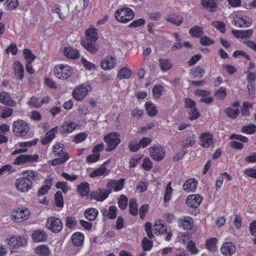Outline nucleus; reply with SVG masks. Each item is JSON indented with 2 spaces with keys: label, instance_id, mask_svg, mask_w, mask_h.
<instances>
[{
  "label": "nucleus",
  "instance_id": "obj_12",
  "mask_svg": "<svg viewBox=\"0 0 256 256\" xmlns=\"http://www.w3.org/2000/svg\"><path fill=\"white\" fill-rule=\"evenodd\" d=\"M124 182V178H120L118 180H111L108 182L106 188L110 194L112 190L117 192L122 189Z\"/></svg>",
  "mask_w": 256,
  "mask_h": 256
},
{
  "label": "nucleus",
  "instance_id": "obj_20",
  "mask_svg": "<svg viewBox=\"0 0 256 256\" xmlns=\"http://www.w3.org/2000/svg\"><path fill=\"white\" fill-rule=\"evenodd\" d=\"M118 208L114 206H112L108 208L107 206L103 207L101 210L104 216L110 220H114L116 218Z\"/></svg>",
  "mask_w": 256,
  "mask_h": 256
},
{
  "label": "nucleus",
  "instance_id": "obj_9",
  "mask_svg": "<svg viewBox=\"0 0 256 256\" xmlns=\"http://www.w3.org/2000/svg\"><path fill=\"white\" fill-rule=\"evenodd\" d=\"M30 214L29 209L26 208H19L12 212V217L16 222H22L26 220Z\"/></svg>",
  "mask_w": 256,
  "mask_h": 256
},
{
  "label": "nucleus",
  "instance_id": "obj_6",
  "mask_svg": "<svg viewBox=\"0 0 256 256\" xmlns=\"http://www.w3.org/2000/svg\"><path fill=\"white\" fill-rule=\"evenodd\" d=\"M92 90L89 84H84L77 86L72 92V96L77 100H81L85 98Z\"/></svg>",
  "mask_w": 256,
  "mask_h": 256
},
{
  "label": "nucleus",
  "instance_id": "obj_38",
  "mask_svg": "<svg viewBox=\"0 0 256 256\" xmlns=\"http://www.w3.org/2000/svg\"><path fill=\"white\" fill-rule=\"evenodd\" d=\"M166 20L168 22L178 26L182 24L183 18L176 14H172L167 16Z\"/></svg>",
  "mask_w": 256,
  "mask_h": 256
},
{
  "label": "nucleus",
  "instance_id": "obj_55",
  "mask_svg": "<svg viewBox=\"0 0 256 256\" xmlns=\"http://www.w3.org/2000/svg\"><path fill=\"white\" fill-rule=\"evenodd\" d=\"M56 186L57 188L62 190L64 194L67 193L70 189V186L65 182H58L56 184Z\"/></svg>",
  "mask_w": 256,
  "mask_h": 256
},
{
  "label": "nucleus",
  "instance_id": "obj_53",
  "mask_svg": "<svg viewBox=\"0 0 256 256\" xmlns=\"http://www.w3.org/2000/svg\"><path fill=\"white\" fill-rule=\"evenodd\" d=\"M28 104L36 108H38L40 107L42 105L41 99L36 96H32L29 100Z\"/></svg>",
  "mask_w": 256,
  "mask_h": 256
},
{
  "label": "nucleus",
  "instance_id": "obj_29",
  "mask_svg": "<svg viewBox=\"0 0 256 256\" xmlns=\"http://www.w3.org/2000/svg\"><path fill=\"white\" fill-rule=\"evenodd\" d=\"M167 230V226L164 222L160 221L156 222L154 225L152 231L156 235L164 233Z\"/></svg>",
  "mask_w": 256,
  "mask_h": 256
},
{
  "label": "nucleus",
  "instance_id": "obj_64",
  "mask_svg": "<svg viewBox=\"0 0 256 256\" xmlns=\"http://www.w3.org/2000/svg\"><path fill=\"white\" fill-rule=\"evenodd\" d=\"M18 4V0H7L6 8L8 10H12L16 8Z\"/></svg>",
  "mask_w": 256,
  "mask_h": 256
},
{
  "label": "nucleus",
  "instance_id": "obj_43",
  "mask_svg": "<svg viewBox=\"0 0 256 256\" xmlns=\"http://www.w3.org/2000/svg\"><path fill=\"white\" fill-rule=\"evenodd\" d=\"M189 33L192 36L199 38L203 34V28L199 26H194L189 30Z\"/></svg>",
  "mask_w": 256,
  "mask_h": 256
},
{
  "label": "nucleus",
  "instance_id": "obj_21",
  "mask_svg": "<svg viewBox=\"0 0 256 256\" xmlns=\"http://www.w3.org/2000/svg\"><path fill=\"white\" fill-rule=\"evenodd\" d=\"M178 224L180 228L184 230H190L194 226V220L190 216H184L179 218Z\"/></svg>",
  "mask_w": 256,
  "mask_h": 256
},
{
  "label": "nucleus",
  "instance_id": "obj_18",
  "mask_svg": "<svg viewBox=\"0 0 256 256\" xmlns=\"http://www.w3.org/2000/svg\"><path fill=\"white\" fill-rule=\"evenodd\" d=\"M201 146L204 148L213 147L214 145L213 136L209 132H204L200 136Z\"/></svg>",
  "mask_w": 256,
  "mask_h": 256
},
{
  "label": "nucleus",
  "instance_id": "obj_61",
  "mask_svg": "<svg viewBox=\"0 0 256 256\" xmlns=\"http://www.w3.org/2000/svg\"><path fill=\"white\" fill-rule=\"evenodd\" d=\"M252 24V19L246 16H241V28L248 27Z\"/></svg>",
  "mask_w": 256,
  "mask_h": 256
},
{
  "label": "nucleus",
  "instance_id": "obj_44",
  "mask_svg": "<svg viewBox=\"0 0 256 256\" xmlns=\"http://www.w3.org/2000/svg\"><path fill=\"white\" fill-rule=\"evenodd\" d=\"M172 193V182H170L166 186L164 196V200L166 203L168 202L171 200Z\"/></svg>",
  "mask_w": 256,
  "mask_h": 256
},
{
  "label": "nucleus",
  "instance_id": "obj_51",
  "mask_svg": "<svg viewBox=\"0 0 256 256\" xmlns=\"http://www.w3.org/2000/svg\"><path fill=\"white\" fill-rule=\"evenodd\" d=\"M196 142L195 136L194 134L190 136L185 140V142L182 145L183 149H186L187 148L193 146Z\"/></svg>",
  "mask_w": 256,
  "mask_h": 256
},
{
  "label": "nucleus",
  "instance_id": "obj_24",
  "mask_svg": "<svg viewBox=\"0 0 256 256\" xmlns=\"http://www.w3.org/2000/svg\"><path fill=\"white\" fill-rule=\"evenodd\" d=\"M62 52L68 58L76 59L80 56L79 52L76 49L70 46L64 47Z\"/></svg>",
  "mask_w": 256,
  "mask_h": 256
},
{
  "label": "nucleus",
  "instance_id": "obj_37",
  "mask_svg": "<svg viewBox=\"0 0 256 256\" xmlns=\"http://www.w3.org/2000/svg\"><path fill=\"white\" fill-rule=\"evenodd\" d=\"M61 154H58V158H54L52 161L53 166H56L65 162L69 159V156L67 152H61Z\"/></svg>",
  "mask_w": 256,
  "mask_h": 256
},
{
  "label": "nucleus",
  "instance_id": "obj_48",
  "mask_svg": "<svg viewBox=\"0 0 256 256\" xmlns=\"http://www.w3.org/2000/svg\"><path fill=\"white\" fill-rule=\"evenodd\" d=\"M54 200L56 204L58 207L64 206V199L62 192L60 190L58 191L54 194Z\"/></svg>",
  "mask_w": 256,
  "mask_h": 256
},
{
  "label": "nucleus",
  "instance_id": "obj_11",
  "mask_svg": "<svg viewBox=\"0 0 256 256\" xmlns=\"http://www.w3.org/2000/svg\"><path fill=\"white\" fill-rule=\"evenodd\" d=\"M185 107L190 109V120H194L200 116V112L196 107L195 102L190 98H186L184 101Z\"/></svg>",
  "mask_w": 256,
  "mask_h": 256
},
{
  "label": "nucleus",
  "instance_id": "obj_1",
  "mask_svg": "<svg viewBox=\"0 0 256 256\" xmlns=\"http://www.w3.org/2000/svg\"><path fill=\"white\" fill-rule=\"evenodd\" d=\"M86 38L82 40V45L90 52L95 54L98 49L95 43L98 38L97 29L90 28L86 31Z\"/></svg>",
  "mask_w": 256,
  "mask_h": 256
},
{
  "label": "nucleus",
  "instance_id": "obj_41",
  "mask_svg": "<svg viewBox=\"0 0 256 256\" xmlns=\"http://www.w3.org/2000/svg\"><path fill=\"white\" fill-rule=\"evenodd\" d=\"M132 74L131 70L126 67L122 68L118 73V78L120 79L128 78Z\"/></svg>",
  "mask_w": 256,
  "mask_h": 256
},
{
  "label": "nucleus",
  "instance_id": "obj_7",
  "mask_svg": "<svg viewBox=\"0 0 256 256\" xmlns=\"http://www.w3.org/2000/svg\"><path fill=\"white\" fill-rule=\"evenodd\" d=\"M150 156L156 161H160L165 156L166 150L162 146L158 144L149 148Z\"/></svg>",
  "mask_w": 256,
  "mask_h": 256
},
{
  "label": "nucleus",
  "instance_id": "obj_4",
  "mask_svg": "<svg viewBox=\"0 0 256 256\" xmlns=\"http://www.w3.org/2000/svg\"><path fill=\"white\" fill-rule=\"evenodd\" d=\"M54 72L55 76L59 79L66 80L72 74V68L68 64H60L56 66Z\"/></svg>",
  "mask_w": 256,
  "mask_h": 256
},
{
  "label": "nucleus",
  "instance_id": "obj_5",
  "mask_svg": "<svg viewBox=\"0 0 256 256\" xmlns=\"http://www.w3.org/2000/svg\"><path fill=\"white\" fill-rule=\"evenodd\" d=\"M12 130L16 136L25 137L28 132L29 126L25 121L19 120L14 122Z\"/></svg>",
  "mask_w": 256,
  "mask_h": 256
},
{
  "label": "nucleus",
  "instance_id": "obj_3",
  "mask_svg": "<svg viewBox=\"0 0 256 256\" xmlns=\"http://www.w3.org/2000/svg\"><path fill=\"white\" fill-rule=\"evenodd\" d=\"M120 135L118 133L113 132L106 135L104 138V142L107 144L106 152L114 150L120 142Z\"/></svg>",
  "mask_w": 256,
  "mask_h": 256
},
{
  "label": "nucleus",
  "instance_id": "obj_63",
  "mask_svg": "<svg viewBox=\"0 0 256 256\" xmlns=\"http://www.w3.org/2000/svg\"><path fill=\"white\" fill-rule=\"evenodd\" d=\"M100 154L93 153L86 157V160L89 163H94L98 162L100 158Z\"/></svg>",
  "mask_w": 256,
  "mask_h": 256
},
{
  "label": "nucleus",
  "instance_id": "obj_34",
  "mask_svg": "<svg viewBox=\"0 0 256 256\" xmlns=\"http://www.w3.org/2000/svg\"><path fill=\"white\" fill-rule=\"evenodd\" d=\"M145 108L148 114L150 116H154L158 113L156 106L151 102H147L145 103Z\"/></svg>",
  "mask_w": 256,
  "mask_h": 256
},
{
  "label": "nucleus",
  "instance_id": "obj_46",
  "mask_svg": "<svg viewBox=\"0 0 256 256\" xmlns=\"http://www.w3.org/2000/svg\"><path fill=\"white\" fill-rule=\"evenodd\" d=\"M178 239L180 242L184 244H188L191 241L188 232H180L178 236Z\"/></svg>",
  "mask_w": 256,
  "mask_h": 256
},
{
  "label": "nucleus",
  "instance_id": "obj_16",
  "mask_svg": "<svg viewBox=\"0 0 256 256\" xmlns=\"http://www.w3.org/2000/svg\"><path fill=\"white\" fill-rule=\"evenodd\" d=\"M26 243V240L21 236H13L6 240V244L12 248H16L24 246Z\"/></svg>",
  "mask_w": 256,
  "mask_h": 256
},
{
  "label": "nucleus",
  "instance_id": "obj_35",
  "mask_svg": "<svg viewBox=\"0 0 256 256\" xmlns=\"http://www.w3.org/2000/svg\"><path fill=\"white\" fill-rule=\"evenodd\" d=\"M159 62L160 70L163 72L168 71L172 67V63L171 61L168 59L160 58Z\"/></svg>",
  "mask_w": 256,
  "mask_h": 256
},
{
  "label": "nucleus",
  "instance_id": "obj_27",
  "mask_svg": "<svg viewBox=\"0 0 256 256\" xmlns=\"http://www.w3.org/2000/svg\"><path fill=\"white\" fill-rule=\"evenodd\" d=\"M198 180L195 178H190L183 184V189L187 192H194L196 189Z\"/></svg>",
  "mask_w": 256,
  "mask_h": 256
},
{
  "label": "nucleus",
  "instance_id": "obj_28",
  "mask_svg": "<svg viewBox=\"0 0 256 256\" xmlns=\"http://www.w3.org/2000/svg\"><path fill=\"white\" fill-rule=\"evenodd\" d=\"M0 102L10 106H14L16 105V102L11 98L8 93L5 92L0 93Z\"/></svg>",
  "mask_w": 256,
  "mask_h": 256
},
{
  "label": "nucleus",
  "instance_id": "obj_58",
  "mask_svg": "<svg viewBox=\"0 0 256 256\" xmlns=\"http://www.w3.org/2000/svg\"><path fill=\"white\" fill-rule=\"evenodd\" d=\"M163 87L160 85H156L152 88L154 96L156 98H158L162 94Z\"/></svg>",
  "mask_w": 256,
  "mask_h": 256
},
{
  "label": "nucleus",
  "instance_id": "obj_33",
  "mask_svg": "<svg viewBox=\"0 0 256 256\" xmlns=\"http://www.w3.org/2000/svg\"><path fill=\"white\" fill-rule=\"evenodd\" d=\"M14 69L16 78L20 80H22L24 76V69L22 65L19 62H15L14 64Z\"/></svg>",
  "mask_w": 256,
  "mask_h": 256
},
{
  "label": "nucleus",
  "instance_id": "obj_36",
  "mask_svg": "<svg viewBox=\"0 0 256 256\" xmlns=\"http://www.w3.org/2000/svg\"><path fill=\"white\" fill-rule=\"evenodd\" d=\"M77 190L82 196H87L90 191L88 183L87 182L80 183L77 186Z\"/></svg>",
  "mask_w": 256,
  "mask_h": 256
},
{
  "label": "nucleus",
  "instance_id": "obj_52",
  "mask_svg": "<svg viewBox=\"0 0 256 256\" xmlns=\"http://www.w3.org/2000/svg\"><path fill=\"white\" fill-rule=\"evenodd\" d=\"M212 26L222 33H224L226 32V24L222 21H214L212 22Z\"/></svg>",
  "mask_w": 256,
  "mask_h": 256
},
{
  "label": "nucleus",
  "instance_id": "obj_54",
  "mask_svg": "<svg viewBox=\"0 0 256 256\" xmlns=\"http://www.w3.org/2000/svg\"><path fill=\"white\" fill-rule=\"evenodd\" d=\"M253 104L248 102H244L242 106L243 108L241 109V114L244 116H250L249 109L252 107Z\"/></svg>",
  "mask_w": 256,
  "mask_h": 256
},
{
  "label": "nucleus",
  "instance_id": "obj_14",
  "mask_svg": "<svg viewBox=\"0 0 256 256\" xmlns=\"http://www.w3.org/2000/svg\"><path fill=\"white\" fill-rule=\"evenodd\" d=\"M110 193L106 188H98L90 194V197L97 201L102 202L108 198Z\"/></svg>",
  "mask_w": 256,
  "mask_h": 256
},
{
  "label": "nucleus",
  "instance_id": "obj_45",
  "mask_svg": "<svg viewBox=\"0 0 256 256\" xmlns=\"http://www.w3.org/2000/svg\"><path fill=\"white\" fill-rule=\"evenodd\" d=\"M241 132L248 134H254L256 132V125L254 124H250L243 126L241 128Z\"/></svg>",
  "mask_w": 256,
  "mask_h": 256
},
{
  "label": "nucleus",
  "instance_id": "obj_56",
  "mask_svg": "<svg viewBox=\"0 0 256 256\" xmlns=\"http://www.w3.org/2000/svg\"><path fill=\"white\" fill-rule=\"evenodd\" d=\"M226 114L227 116L231 118L234 119L238 115V110L233 109L231 108H227L225 110Z\"/></svg>",
  "mask_w": 256,
  "mask_h": 256
},
{
  "label": "nucleus",
  "instance_id": "obj_47",
  "mask_svg": "<svg viewBox=\"0 0 256 256\" xmlns=\"http://www.w3.org/2000/svg\"><path fill=\"white\" fill-rule=\"evenodd\" d=\"M24 55L26 61V63L32 62L36 58V56L32 54V52L27 48L24 50Z\"/></svg>",
  "mask_w": 256,
  "mask_h": 256
},
{
  "label": "nucleus",
  "instance_id": "obj_30",
  "mask_svg": "<svg viewBox=\"0 0 256 256\" xmlns=\"http://www.w3.org/2000/svg\"><path fill=\"white\" fill-rule=\"evenodd\" d=\"M51 250L48 246L40 245L34 248V252L40 256H50Z\"/></svg>",
  "mask_w": 256,
  "mask_h": 256
},
{
  "label": "nucleus",
  "instance_id": "obj_26",
  "mask_svg": "<svg viewBox=\"0 0 256 256\" xmlns=\"http://www.w3.org/2000/svg\"><path fill=\"white\" fill-rule=\"evenodd\" d=\"M110 173V170L106 168L105 163L100 167L95 169L90 174V178H95L100 176H107Z\"/></svg>",
  "mask_w": 256,
  "mask_h": 256
},
{
  "label": "nucleus",
  "instance_id": "obj_57",
  "mask_svg": "<svg viewBox=\"0 0 256 256\" xmlns=\"http://www.w3.org/2000/svg\"><path fill=\"white\" fill-rule=\"evenodd\" d=\"M232 23L237 27H240V12H234L231 15Z\"/></svg>",
  "mask_w": 256,
  "mask_h": 256
},
{
  "label": "nucleus",
  "instance_id": "obj_50",
  "mask_svg": "<svg viewBox=\"0 0 256 256\" xmlns=\"http://www.w3.org/2000/svg\"><path fill=\"white\" fill-rule=\"evenodd\" d=\"M217 239L212 238L208 239L206 242V247L210 251H214L216 249Z\"/></svg>",
  "mask_w": 256,
  "mask_h": 256
},
{
  "label": "nucleus",
  "instance_id": "obj_31",
  "mask_svg": "<svg viewBox=\"0 0 256 256\" xmlns=\"http://www.w3.org/2000/svg\"><path fill=\"white\" fill-rule=\"evenodd\" d=\"M84 236L83 234L80 232L74 233L72 236V244L76 246H80L84 243Z\"/></svg>",
  "mask_w": 256,
  "mask_h": 256
},
{
  "label": "nucleus",
  "instance_id": "obj_59",
  "mask_svg": "<svg viewBox=\"0 0 256 256\" xmlns=\"http://www.w3.org/2000/svg\"><path fill=\"white\" fill-rule=\"evenodd\" d=\"M214 41L207 36H202L200 38V44L204 46H209L213 44Z\"/></svg>",
  "mask_w": 256,
  "mask_h": 256
},
{
  "label": "nucleus",
  "instance_id": "obj_17",
  "mask_svg": "<svg viewBox=\"0 0 256 256\" xmlns=\"http://www.w3.org/2000/svg\"><path fill=\"white\" fill-rule=\"evenodd\" d=\"M78 126V124L76 122L68 120L64 122L60 127H58V130L62 134H70L74 132Z\"/></svg>",
  "mask_w": 256,
  "mask_h": 256
},
{
  "label": "nucleus",
  "instance_id": "obj_25",
  "mask_svg": "<svg viewBox=\"0 0 256 256\" xmlns=\"http://www.w3.org/2000/svg\"><path fill=\"white\" fill-rule=\"evenodd\" d=\"M58 127L56 126L52 128L50 131L48 132L45 136L42 139L41 142L42 144H46L51 142L55 138L56 134L58 132Z\"/></svg>",
  "mask_w": 256,
  "mask_h": 256
},
{
  "label": "nucleus",
  "instance_id": "obj_22",
  "mask_svg": "<svg viewBox=\"0 0 256 256\" xmlns=\"http://www.w3.org/2000/svg\"><path fill=\"white\" fill-rule=\"evenodd\" d=\"M221 252L226 256H231L236 252L234 245L231 242L223 244L220 248Z\"/></svg>",
  "mask_w": 256,
  "mask_h": 256
},
{
  "label": "nucleus",
  "instance_id": "obj_13",
  "mask_svg": "<svg viewBox=\"0 0 256 256\" xmlns=\"http://www.w3.org/2000/svg\"><path fill=\"white\" fill-rule=\"evenodd\" d=\"M38 159V156L37 154H22L16 158L14 162V164L20 165L23 164L32 163L37 162Z\"/></svg>",
  "mask_w": 256,
  "mask_h": 256
},
{
  "label": "nucleus",
  "instance_id": "obj_39",
  "mask_svg": "<svg viewBox=\"0 0 256 256\" xmlns=\"http://www.w3.org/2000/svg\"><path fill=\"white\" fill-rule=\"evenodd\" d=\"M202 5L210 12H214L216 7V2L212 0H201Z\"/></svg>",
  "mask_w": 256,
  "mask_h": 256
},
{
  "label": "nucleus",
  "instance_id": "obj_49",
  "mask_svg": "<svg viewBox=\"0 0 256 256\" xmlns=\"http://www.w3.org/2000/svg\"><path fill=\"white\" fill-rule=\"evenodd\" d=\"M128 198L124 194L121 195L118 200V205L119 208L122 210L126 209L128 206Z\"/></svg>",
  "mask_w": 256,
  "mask_h": 256
},
{
  "label": "nucleus",
  "instance_id": "obj_8",
  "mask_svg": "<svg viewBox=\"0 0 256 256\" xmlns=\"http://www.w3.org/2000/svg\"><path fill=\"white\" fill-rule=\"evenodd\" d=\"M46 226L51 232L56 233L60 232L62 228V224L60 220L55 216L48 218Z\"/></svg>",
  "mask_w": 256,
  "mask_h": 256
},
{
  "label": "nucleus",
  "instance_id": "obj_19",
  "mask_svg": "<svg viewBox=\"0 0 256 256\" xmlns=\"http://www.w3.org/2000/svg\"><path fill=\"white\" fill-rule=\"evenodd\" d=\"M116 64V58L111 56H106L100 62L101 68L106 70L112 69Z\"/></svg>",
  "mask_w": 256,
  "mask_h": 256
},
{
  "label": "nucleus",
  "instance_id": "obj_42",
  "mask_svg": "<svg viewBox=\"0 0 256 256\" xmlns=\"http://www.w3.org/2000/svg\"><path fill=\"white\" fill-rule=\"evenodd\" d=\"M138 207L136 200L135 198L130 199L129 203L130 213L133 216H136L138 214Z\"/></svg>",
  "mask_w": 256,
  "mask_h": 256
},
{
  "label": "nucleus",
  "instance_id": "obj_60",
  "mask_svg": "<svg viewBox=\"0 0 256 256\" xmlns=\"http://www.w3.org/2000/svg\"><path fill=\"white\" fill-rule=\"evenodd\" d=\"M152 162L148 158H145L143 160L142 168L146 171H149L152 168Z\"/></svg>",
  "mask_w": 256,
  "mask_h": 256
},
{
  "label": "nucleus",
  "instance_id": "obj_23",
  "mask_svg": "<svg viewBox=\"0 0 256 256\" xmlns=\"http://www.w3.org/2000/svg\"><path fill=\"white\" fill-rule=\"evenodd\" d=\"M47 238L48 236L46 232L41 230H34L32 234V239L36 242H44Z\"/></svg>",
  "mask_w": 256,
  "mask_h": 256
},
{
  "label": "nucleus",
  "instance_id": "obj_32",
  "mask_svg": "<svg viewBox=\"0 0 256 256\" xmlns=\"http://www.w3.org/2000/svg\"><path fill=\"white\" fill-rule=\"evenodd\" d=\"M98 214V211L97 209L91 208H87L84 212L85 218L89 220H94L97 218Z\"/></svg>",
  "mask_w": 256,
  "mask_h": 256
},
{
  "label": "nucleus",
  "instance_id": "obj_62",
  "mask_svg": "<svg viewBox=\"0 0 256 256\" xmlns=\"http://www.w3.org/2000/svg\"><path fill=\"white\" fill-rule=\"evenodd\" d=\"M152 242L144 238L142 242V247L144 250L149 251L152 247Z\"/></svg>",
  "mask_w": 256,
  "mask_h": 256
},
{
  "label": "nucleus",
  "instance_id": "obj_2",
  "mask_svg": "<svg viewBox=\"0 0 256 256\" xmlns=\"http://www.w3.org/2000/svg\"><path fill=\"white\" fill-rule=\"evenodd\" d=\"M134 16V12L129 8H120L115 12V18L118 22L126 24L130 21Z\"/></svg>",
  "mask_w": 256,
  "mask_h": 256
},
{
  "label": "nucleus",
  "instance_id": "obj_10",
  "mask_svg": "<svg viewBox=\"0 0 256 256\" xmlns=\"http://www.w3.org/2000/svg\"><path fill=\"white\" fill-rule=\"evenodd\" d=\"M15 184L17 190L22 192H27L32 188V180L26 176L17 179Z\"/></svg>",
  "mask_w": 256,
  "mask_h": 256
},
{
  "label": "nucleus",
  "instance_id": "obj_40",
  "mask_svg": "<svg viewBox=\"0 0 256 256\" xmlns=\"http://www.w3.org/2000/svg\"><path fill=\"white\" fill-rule=\"evenodd\" d=\"M230 139L232 140L230 142V146L234 149H240V135L232 134L230 136Z\"/></svg>",
  "mask_w": 256,
  "mask_h": 256
},
{
  "label": "nucleus",
  "instance_id": "obj_15",
  "mask_svg": "<svg viewBox=\"0 0 256 256\" xmlns=\"http://www.w3.org/2000/svg\"><path fill=\"white\" fill-rule=\"evenodd\" d=\"M202 200V196L200 194H190L187 197L186 204L190 207L196 208L199 206Z\"/></svg>",
  "mask_w": 256,
  "mask_h": 256
}]
</instances>
